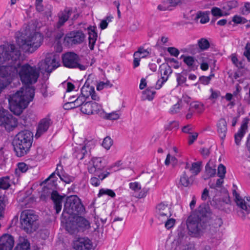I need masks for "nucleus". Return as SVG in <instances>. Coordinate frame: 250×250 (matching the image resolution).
I'll return each instance as SVG.
<instances>
[{
  "label": "nucleus",
  "mask_w": 250,
  "mask_h": 250,
  "mask_svg": "<svg viewBox=\"0 0 250 250\" xmlns=\"http://www.w3.org/2000/svg\"><path fill=\"white\" fill-rule=\"evenodd\" d=\"M92 107L91 102H87L82 105V106L81 107V110L84 114L87 115L92 114Z\"/></svg>",
  "instance_id": "473e14b6"
},
{
  "label": "nucleus",
  "mask_w": 250,
  "mask_h": 250,
  "mask_svg": "<svg viewBox=\"0 0 250 250\" xmlns=\"http://www.w3.org/2000/svg\"><path fill=\"white\" fill-rule=\"evenodd\" d=\"M172 69L170 66L167 64L163 63L160 66L159 72L161 75V78L159 79L156 84V88H161L165 83L168 80V77L172 73Z\"/></svg>",
  "instance_id": "2eb2a0df"
},
{
  "label": "nucleus",
  "mask_w": 250,
  "mask_h": 250,
  "mask_svg": "<svg viewBox=\"0 0 250 250\" xmlns=\"http://www.w3.org/2000/svg\"><path fill=\"white\" fill-rule=\"evenodd\" d=\"M68 217L66 223V230L70 234H75L79 231H85L90 228V223L88 220L82 216Z\"/></svg>",
  "instance_id": "423d86ee"
},
{
  "label": "nucleus",
  "mask_w": 250,
  "mask_h": 250,
  "mask_svg": "<svg viewBox=\"0 0 250 250\" xmlns=\"http://www.w3.org/2000/svg\"><path fill=\"white\" fill-rule=\"evenodd\" d=\"M169 208L167 204H165L163 203L159 204L156 207V212L159 218L166 217L168 218L171 215L169 210Z\"/></svg>",
  "instance_id": "6ab92c4d"
},
{
  "label": "nucleus",
  "mask_w": 250,
  "mask_h": 250,
  "mask_svg": "<svg viewBox=\"0 0 250 250\" xmlns=\"http://www.w3.org/2000/svg\"><path fill=\"white\" fill-rule=\"evenodd\" d=\"M51 199L54 203L56 212L58 214L62 209L63 196L59 194L57 191H53L51 195Z\"/></svg>",
  "instance_id": "412c9836"
},
{
  "label": "nucleus",
  "mask_w": 250,
  "mask_h": 250,
  "mask_svg": "<svg viewBox=\"0 0 250 250\" xmlns=\"http://www.w3.org/2000/svg\"><path fill=\"white\" fill-rule=\"evenodd\" d=\"M72 14V10L65 8L63 11L58 14L59 21L57 23V27L60 28L63 26L64 23L67 21Z\"/></svg>",
  "instance_id": "aec40b11"
},
{
  "label": "nucleus",
  "mask_w": 250,
  "mask_h": 250,
  "mask_svg": "<svg viewBox=\"0 0 250 250\" xmlns=\"http://www.w3.org/2000/svg\"><path fill=\"white\" fill-rule=\"evenodd\" d=\"M21 52L14 44L0 46V66L3 77H12L18 73L21 62Z\"/></svg>",
  "instance_id": "f257e3e1"
},
{
  "label": "nucleus",
  "mask_w": 250,
  "mask_h": 250,
  "mask_svg": "<svg viewBox=\"0 0 250 250\" xmlns=\"http://www.w3.org/2000/svg\"><path fill=\"white\" fill-rule=\"evenodd\" d=\"M217 132L221 139L226 137L227 132V122L225 119L221 118L217 124Z\"/></svg>",
  "instance_id": "5701e85b"
},
{
  "label": "nucleus",
  "mask_w": 250,
  "mask_h": 250,
  "mask_svg": "<svg viewBox=\"0 0 250 250\" xmlns=\"http://www.w3.org/2000/svg\"><path fill=\"white\" fill-rule=\"evenodd\" d=\"M104 195H107L111 197H114L115 196V192L111 189L107 188H102L100 190L98 197L102 196Z\"/></svg>",
  "instance_id": "c03bdc74"
},
{
  "label": "nucleus",
  "mask_w": 250,
  "mask_h": 250,
  "mask_svg": "<svg viewBox=\"0 0 250 250\" xmlns=\"http://www.w3.org/2000/svg\"><path fill=\"white\" fill-rule=\"evenodd\" d=\"M112 86V84L108 81L106 82H101L97 84V89L99 91L103 89L105 87H107L108 86L111 87Z\"/></svg>",
  "instance_id": "4d7b16f0"
},
{
  "label": "nucleus",
  "mask_w": 250,
  "mask_h": 250,
  "mask_svg": "<svg viewBox=\"0 0 250 250\" xmlns=\"http://www.w3.org/2000/svg\"><path fill=\"white\" fill-rule=\"evenodd\" d=\"M248 129V122L243 121L240 128L238 130V132L235 134V143L237 146H239L240 144L241 140L246 134Z\"/></svg>",
  "instance_id": "4be33fe9"
},
{
  "label": "nucleus",
  "mask_w": 250,
  "mask_h": 250,
  "mask_svg": "<svg viewBox=\"0 0 250 250\" xmlns=\"http://www.w3.org/2000/svg\"><path fill=\"white\" fill-rule=\"evenodd\" d=\"M93 245L91 241L87 237H79L73 243V248L75 250H90Z\"/></svg>",
  "instance_id": "dca6fc26"
},
{
  "label": "nucleus",
  "mask_w": 250,
  "mask_h": 250,
  "mask_svg": "<svg viewBox=\"0 0 250 250\" xmlns=\"http://www.w3.org/2000/svg\"><path fill=\"white\" fill-rule=\"evenodd\" d=\"M19 74L22 83L26 85L37 81L39 71L35 66H31L26 63L21 66Z\"/></svg>",
  "instance_id": "0eeeda50"
},
{
  "label": "nucleus",
  "mask_w": 250,
  "mask_h": 250,
  "mask_svg": "<svg viewBox=\"0 0 250 250\" xmlns=\"http://www.w3.org/2000/svg\"><path fill=\"white\" fill-rule=\"evenodd\" d=\"M101 117L107 120H116L120 118V115L117 112L106 113L104 111V114Z\"/></svg>",
  "instance_id": "c9c22d12"
},
{
  "label": "nucleus",
  "mask_w": 250,
  "mask_h": 250,
  "mask_svg": "<svg viewBox=\"0 0 250 250\" xmlns=\"http://www.w3.org/2000/svg\"><path fill=\"white\" fill-rule=\"evenodd\" d=\"M91 104L92 105V114L94 113H96L99 114L101 117L104 114V109L102 108V106L101 104H98L96 102H91Z\"/></svg>",
  "instance_id": "2f4dec72"
},
{
  "label": "nucleus",
  "mask_w": 250,
  "mask_h": 250,
  "mask_svg": "<svg viewBox=\"0 0 250 250\" xmlns=\"http://www.w3.org/2000/svg\"><path fill=\"white\" fill-rule=\"evenodd\" d=\"M33 140L32 132L24 130L19 132L15 137L13 144L18 157H22L29 151Z\"/></svg>",
  "instance_id": "20e7f679"
},
{
  "label": "nucleus",
  "mask_w": 250,
  "mask_h": 250,
  "mask_svg": "<svg viewBox=\"0 0 250 250\" xmlns=\"http://www.w3.org/2000/svg\"><path fill=\"white\" fill-rule=\"evenodd\" d=\"M188 228L189 230L194 233H199L204 229L201 220L192 221L188 224Z\"/></svg>",
  "instance_id": "a878e982"
},
{
  "label": "nucleus",
  "mask_w": 250,
  "mask_h": 250,
  "mask_svg": "<svg viewBox=\"0 0 250 250\" xmlns=\"http://www.w3.org/2000/svg\"><path fill=\"white\" fill-rule=\"evenodd\" d=\"M129 188L135 192H138L141 189V186L139 183L135 182L130 183L129 184Z\"/></svg>",
  "instance_id": "052dcab7"
},
{
  "label": "nucleus",
  "mask_w": 250,
  "mask_h": 250,
  "mask_svg": "<svg viewBox=\"0 0 250 250\" xmlns=\"http://www.w3.org/2000/svg\"><path fill=\"white\" fill-rule=\"evenodd\" d=\"M14 245L13 237L8 234H4L0 237V250H12Z\"/></svg>",
  "instance_id": "f3484780"
},
{
  "label": "nucleus",
  "mask_w": 250,
  "mask_h": 250,
  "mask_svg": "<svg viewBox=\"0 0 250 250\" xmlns=\"http://www.w3.org/2000/svg\"><path fill=\"white\" fill-rule=\"evenodd\" d=\"M83 146H84V149L86 150L92 148V147L94 146V141L92 140L89 141H86L84 142V145H82Z\"/></svg>",
  "instance_id": "69168bd1"
},
{
  "label": "nucleus",
  "mask_w": 250,
  "mask_h": 250,
  "mask_svg": "<svg viewBox=\"0 0 250 250\" xmlns=\"http://www.w3.org/2000/svg\"><path fill=\"white\" fill-rule=\"evenodd\" d=\"M84 210V207L80 199L76 196H71L66 199L62 215L67 217L66 214L70 215H76L82 213Z\"/></svg>",
  "instance_id": "6e6552de"
},
{
  "label": "nucleus",
  "mask_w": 250,
  "mask_h": 250,
  "mask_svg": "<svg viewBox=\"0 0 250 250\" xmlns=\"http://www.w3.org/2000/svg\"><path fill=\"white\" fill-rule=\"evenodd\" d=\"M63 65L69 68H79L81 70H84L88 65L82 64L80 63L79 56L74 52H67L62 56Z\"/></svg>",
  "instance_id": "9b49d317"
},
{
  "label": "nucleus",
  "mask_w": 250,
  "mask_h": 250,
  "mask_svg": "<svg viewBox=\"0 0 250 250\" xmlns=\"http://www.w3.org/2000/svg\"><path fill=\"white\" fill-rule=\"evenodd\" d=\"M242 13L243 15H247L250 13V3L247 2L242 8Z\"/></svg>",
  "instance_id": "338daca9"
},
{
  "label": "nucleus",
  "mask_w": 250,
  "mask_h": 250,
  "mask_svg": "<svg viewBox=\"0 0 250 250\" xmlns=\"http://www.w3.org/2000/svg\"><path fill=\"white\" fill-rule=\"evenodd\" d=\"M155 94V91L149 88H147L144 92V94L146 95V98L148 100H152Z\"/></svg>",
  "instance_id": "5fc2aeb1"
},
{
  "label": "nucleus",
  "mask_w": 250,
  "mask_h": 250,
  "mask_svg": "<svg viewBox=\"0 0 250 250\" xmlns=\"http://www.w3.org/2000/svg\"><path fill=\"white\" fill-rule=\"evenodd\" d=\"M57 174L60 177L61 180L66 184H69L74 180V177L68 175V174H60L59 172H57Z\"/></svg>",
  "instance_id": "37998d69"
},
{
  "label": "nucleus",
  "mask_w": 250,
  "mask_h": 250,
  "mask_svg": "<svg viewBox=\"0 0 250 250\" xmlns=\"http://www.w3.org/2000/svg\"><path fill=\"white\" fill-rule=\"evenodd\" d=\"M59 60L58 55L54 53H48L45 59L38 63L39 69L40 70L50 73L59 66Z\"/></svg>",
  "instance_id": "9d476101"
},
{
  "label": "nucleus",
  "mask_w": 250,
  "mask_h": 250,
  "mask_svg": "<svg viewBox=\"0 0 250 250\" xmlns=\"http://www.w3.org/2000/svg\"><path fill=\"white\" fill-rule=\"evenodd\" d=\"M157 9L161 11L171 10L172 9L168 2V0H162L161 3L158 5Z\"/></svg>",
  "instance_id": "4c0bfd02"
},
{
  "label": "nucleus",
  "mask_w": 250,
  "mask_h": 250,
  "mask_svg": "<svg viewBox=\"0 0 250 250\" xmlns=\"http://www.w3.org/2000/svg\"><path fill=\"white\" fill-rule=\"evenodd\" d=\"M176 80L178 85H180L185 83L187 80L186 76L184 75V73H178L176 75Z\"/></svg>",
  "instance_id": "864d4df0"
},
{
  "label": "nucleus",
  "mask_w": 250,
  "mask_h": 250,
  "mask_svg": "<svg viewBox=\"0 0 250 250\" xmlns=\"http://www.w3.org/2000/svg\"><path fill=\"white\" fill-rule=\"evenodd\" d=\"M185 106L188 107V103H185V101L182 100H179L178 102L174 104L170 109L169 112L171 114H175L179 113L181 110H183Z\"/></svg>",
  "instance_id": "bb28decb"
},
{
  "label": "nucleus",
  "mask_w": 250,
  "mask_h": 250,
  "mask_svg": "<svg viewBox=\"0 0 250 250\" xmlns=\"http://www.w3.org/2000/svg\"><path fill=\"white\" fill-rule=\"evenodd\" d=\"M201 164L200 162L192 163L191 167H189V164L187 163L185 168L189 169L193 175H196L200 172Z\"/></svg>",
  "instance_id": "c85d7f7f"
},
{
  "label": "nucleus",
  "mask_w": 250,
  "mask_h": 250,
  "mask_svg": "<svg viewBox=\"0 0 250 250\" xmlns=\"http://www.w3.org/2000/svg\"><path fill=\"white\" fill-rule=\"evenodd\" d=\"M10 187V181L9 176L0 178V188L7 189Z\"/></svg>",
  "instance_id": "72a5a7b5"
},
{
  "label": "nucleus",
  "mask_w": 250,
  "mask_h": 250,
  "mask_svg": "<svg viewBox=\"0 0 250 250\" xmlns=\"http://www.w3.org/2000/svg\"><path fill=\"white\" fill-rule=\"evenodd\" d=\"M113 17L108 16L105 19L103 20L100 24V27L101 29L103 30L105 29L107 27L108 23L111 21Z\"/></svg>",
  "instance_id": "603ef678"
},
{
  "label": "nucleus",
  "mask_w": 250,
  "mask_h": 250,
  "mask_svg": "<svg viewBox=\"0 0 250 250\" xmlns=\"http://www.w3.org/2000/svg\"><path fill=\"white\" fill-rule=\"evenodd\" d=\"M82 94L85 92H88L87 94L90 96L92 99L95 101H98L100 100V97L97 95L94 87L92 86H83L81 89Z\"/></svg>",
  "instance_id": "cd10ccee"
},
{
  "label": "nucleus",
  "mask_w": 250,
  "mask_h": 250,
  "mask_svg": "<svg viewBox=\"0 0 250 250\" xmlns=\"http://www.w3.org/2000/svg\"><path fill=\"white\" fill-rule=\"evenodd\" d=\"M105 166V163L102 158H94L88 167V171L90 173L94 174L101 180H103L110 174L108 171L103 172Z\"/></svg>",
  "instance_id": "1a4fd4ad"
},
{
  "label": "nucleus",
  "mask_w": 250,
  "mask_h": 250,
  "mask_svg": "<svg viewBox=\"0 0 250 250\" xmlns=\"http://www.w3.org/2000/svg\"><path fill=\"white\" fill-rule=\"evenodd\" d=\"M75 98V96H73L70 98V101L65 103L63 105V108L64 109L69 110L76 107V106L73 104H74L73 99Z\"/></svg>",
  "instance_id": "3c124183"
},
{
  "label": "nucleus",
  "mask_w": 250,
  "mask_h": 250,
  "mask_svg": "<svg viewBox=\"0 0 250 250\" xmlns=\"http://www.w3.org/2000/svg\"><path fill=\"white\" fill-rule=\"evenodd\" d=\"M226 172L225 167L222 164H220L218 167V176L220 178H224Z\"/></svg>",
  "instance_id": "6e6d98bb"
},
{
  "label": "nucleus",
  "mask_w": 250,
  "mask_h": 250,
  "mask_svg": "<svg viewBox=\"0 0 250 250\" xmlns=\"http://www.w3.org/2000/svg\"><path fill=\"white\" fill-rule=\"evenodd\" d=\"M28 169V166L24 163H19L18 164V169L21 172H25ZM17 170V169H16Z\"/></svg>",
  "instance_id": "e2e57ef3"
},
{
  "label": "nucleus",
  "mask_w": 250,
  "mask_h": 250,
  "mask_svg": "<svg viewBox=\"0 0 250 250\" xmlns=\"http://www.w3.org/2000/svg\"><path fill=\"white\" fill-rule=\"evenodd\" d=\"M149 52L146 49L144 48H140L138 51H136L133 55V56L138 57L139 58H144L149 55Z\"/></svg>",
  "instance_id": "ea45409f"
},
{
  "label": "nucleus",
  "mask_w": 250,
  "mask_h": 250,
  "mask_svg": "<svg viewBox=\"0 0 250 250\" xmlns=\"http://www.w3.org/2000/svg\"><path fill=\"white\" fill-rule=\"evenodd\" d=\"M198 45L200 49L202 50H206L208 49L210 46V44L208 41L205 38H201L198 40Z\"/></svg>",
  "instance_id": "e433bc0d"
},
{
  "label": "nucleus",
  "mask_w": 250,
  "mask_h": 250,
  "mask_svg": "<svg viewBox=\"0 0 250 250\" xmlns=\"http://www.w3.org/2000/svg\"><path fill=\"white\" fill-rule=\"evenodd\" d=\"M234 188L232 189V194L235 197V201L237 205L242 210L245 211L247 214L250 213V197H246L242 199L236 192L235 185H233Z\"/></svg>",
  "instance_id": "4468645a"
},
{
  "label": "nucleus",
  "mask_w": 250,
  "mask_h": 250,
  "mask_svg": "<svg viewBox=\"0 0 250 250\" xmlns=\"http://www.w3.org/2000/svg\"><path fill=\"white\" fill-rule=\"evenodd\" d=\"M52 124V122L49 116L42 119L39 123L35 137L38 138L45 133Z\"/></svg>",
  "instance_id": "a211bd4d"
},
{
  "label": "nucleus",
  "mask_w": 250,
  "mask_h": 250,
  "mask_svg": "<svg viewBox=\"0 0 250 250\" xmlns=\"http://www.w3.org/2000/svg\"><path fill=\"white\" fill-rule=\"evenodd\" d=\"M197 19H200V22L202 24L206 23L209 21V17L207 12H200L197 16Z\"/></svg>",
  "instance_id": "a19ab883"
},
{
  "label": "nucleus",
  "mask_w": 250,
  "mask_h": 250,
  "mask_svg": "<svg viewBox=\"0 0 250 250\" xmlns=\"http://www.w3.org/2000/svg\"><path fill=\"white\" fill-rule=\"evenodd\" d=\"M18 125L17 119L4 109H0V125L8 131L13 130Z\"/></svg>",
  "instance_id": "f8f14e48"
},
{
  "label": "nucleus",
  "mask_w": 250,
  "mask_h": 250,
  "mask_svg": "<svg viewBox=\"0 0 250 250\" xmlns=\"http://www.w3.org/2000/svg\"><path fill=\"white\" fill-rule=\"evenodd\" d=\"M38 216L33 210L22 211L20 216L21 228L27 233H31L37 229Z\"/></svg>",
  "instance_id": "39448f33"
},
{
  "label": "nucleus",
  "mask_w": 250,
  "mask_h": 250,
  "mask_svg": "<svg viewBox=\"0 0 250 250\" xmlns=\"http://www.w3.org/2000/svg\"><path fill=\"white\" fill-rule=\"evenodd\" d=\"M20 47L25 53L35 52L42 44V35L30 27H26L20 36L16 40Z\"/></svg>",
  "instance_id": "7ed1b4c3"
},
{
  "label": "nucleus",
  "mask_w": 250,
  "mask_h": 250,
  "mask_svg": "<svg viewBox=\"0 0 250 250\" xmlns=\"http://www.w3.org/2000/svg\"><path fill=\"white\" fill-rule=\"evenodd\" d=\"M198 211L199 214L202 216H207L210 213V209L208 206H200L198 209Z\"/></svg>",
  "instance_id": "49530a36"
},
{
  "label": "nucleus",
  "mask_w": 250,
  "mask_h": 250,
  "mask_svg": "<svg viewBox=\"0 0 250 250\" xmlns=\"http://www.w3.org/2000/svg\"><path fill=\"white\" fill-rule=\"evenodd\" d=\"M45 156V153L43 149L41 147H38L36 150V153L35 154V158L38 161L42 160Z\"/></svg>",
  "instance_id": "09e8293b"
},
{
  "label": "nucleus",
  "mask_w": 250,
  "mask_h": 250,
  "mask_svg": "<svg viewBox=\"0 0 250 250\" xmlns=\"http://www.w3.org/2000/svg\"><path fill=\"white\" fill-rule=\"evenodd\" d=\"M224 178H220L217 180L215 184H212L210 186V187L212 188L217 190L218 188H220L222 187L223 183H224Z\"/></svg>",
  "instance_id": "bf43d9fd"
},
{
  "label": "nucleus",
  "mask_w": 250,
  "mask_h": 250,
  "mask_svg": "<svg viewBox=\"0 0 250 250\" xmlns=\"http://www.w3.org/2000/svg\"><path fill=\"white\" fill-rule=\"evenodd\" d=\"M88 40H89V47L91 50H93L94 48V45L97 40V34L93 30L88 28Z\"/></svg>",
  "instance_id": "c756f323"
},
{
  "label": "nucleus",
  "mask_w": 250,
  "mask_h": 250,
  "mask_svg": "<svg viewBox=\"0 0 250 250\" xmlns=\"http://www.w3.org/2000/svg\"><path fill=\"white\" fill-rule=\"evenodd\" d=\"M101 181L102 180L98 177H93L90 179V183L95 187H98L100 185Z\"/></svg>",
  "instance_id": "774afa93"
},
{
  "label": "nucleus",
  "mask_w": 250,
  "mask_h": 250,
  "mask_svg": "<svg viewBox=\"0 0 250 250\" xmlns=\"http://www.w3.org/2000/svg\"><path fill=\"white\" fill-rule=\"evenodd\" d=\"M189 108L193 111V109L197 111L198 113H201L203 111V105L198 102H193L190 104Z\"/></svg>",
  "instance_id": "a18cd8bd"
},
{
  "label": "nucleus",
  "mask_w": 250,
  "mask_h": 250,
  "mask_svg": "<svg viewBox=\"0 0 250 250\" xmlns=\"http://www.w3.org/2000/svg\"><path fill=\"white\" fill-rule=\"evenodd\" d=\"M243 55L245 56L247 60L250 62V42H247L246 44Z\"/></svg>",
  "instance_id": "13d9d810"
},
{
  "label": "nucleus",
  "mask_w": 250,
  "mask_h": 250,
  "mask_svg": "<svg viewBox=\"0 0 250 250\" xmlns=\"http://www.w3.org/2000/svg\"><path fill=\"white\" fill-rule=\"evenodd\" d=\"M112 144L113 141L111 138L110 137H106L104 139L102 146L106 149L108 150L110 148Z\"/></svg>",
  "instance_id": "8fccbe9b"
},
{
  "label": "nucleus",
  "mask_w": 250,
  "mask_h": 250,
  "mask_svg": "<svg viewBox=\"0 0 250 250\" xmlns=\"http://www.w3.org/2000/svg\"><path fill=\"white\" fill-rule=\"evenodd\" d=\"M232 21L236 24H244L248 22L246 18L238 15L233 16Z\"/></svg>",
  "instance_id": "de8ad7c7"
},
{
  "label": "nucleus",
  "mask_w": 250,
  "mask_h": 250,
  "mask_svg": "<svg viewBox=\"0 0 250 250\" xmlns=\"http://www.w3.org/2000/svg\"><path fill=\"white\" fill-rule=\"evenodd\" d=\"M181 58H183L184 62L191 69L194 70L196 69L195 67V59L192 56H184L182 55Z\"/></svg>",
  "instance_id": "7c9ffc66"
},
{
  "label": "nucleus",
  "mask_w": 250,
  "mask_h": 250,
  "mask_svg": "<svg viewBox=\"0 0 250 250\" xmlns=\"http://www.w3.org/2000/svg\"><path fill=\"white\" fill-rule=\"evenodd\" d=\"M88 96V95L87 94V93H84L83 95L79 96L76 99L73 100L74 104H74L76 107L80 106L82 107V105L85 103L84 102L86 100V97Z\"/></svg>",
  "instance_id": "f704fd0d"
},
{
  "label": "nucleus",
  "mask_w": 250,
  "mask_h": 250,
  "mask_svg": "<svg viewBox=\"0 0 250 250\" xmlns=\"http://www.w3.org/2000/svg\"><path fill=\"white\" fill-rule=\"evenodd\" d=\"M85 36L82 31H73L66 34L64 43L67 46L79 44L85 40Z\"/></svg>",
  "instance_id": "ddd939ff"
},
{
  "label": "nucleus",
  "mask_w": 250,
  "mask_h": 250,
  "mask_svg": "<svg viewBox=\"0 0 250 250\" xmlns=\"http://www.w3.org/2000/svg\"><path fill=\"white\" fill-rule=\"evenodd\" d=\"M167 50L171 56L174 57H177L180 53L178 49L173 47H168Z\"/></svg>",
  "instance_id": "0e129e2a"
},
{
  "label": "nucleus",
  "mask_w": 250,
  "mask_h": 250,
  "mask_svg": "<svg viewBox=\"0 0 250 250\" xmlns=\"http://www.w3.org/2000/svg\"><path fill=\"white\" fill-rule=\"evenodd\" d=\"M179 184L185 187H188L190 184L188 176L185 171L183 172L180 177Z\"/></svg>",
  "instance_id": "58836bf2"
},
{
  "label": "nucleus",
  "mask_w": 250,
  "mask_h": 250,
  "mask_svg": "<svg viewBox=\"0 0 250 250\" xmlns=\"http://www.w3.org/2000/svg\"><path fill=\"white\" fill-rule=\"evenodd\" d=\"M32 86L25 85L8 98L9 109L15 114L19 115L27 106L34 96Z\"/></svg>",
  "instance_id": "f03ea898"
},
{
  "label": "nucleus",
  "mask_w": 250,
  "mask_h": 250,
  "mask_svg": "<svg viewBox=\"0 0 250 250\" xmlns=\"http://www.w3.org/2000/svg\"><path fill=\"white\" fill-rule=\"evenodd\" d=\"M213 75H210L209 76H202L200 78L201 83L204 84H208Z\"/></svg>",
  "instance_id": "680f3d73"
},
{
  "label": "nucleus",
  "mask_w": 250,
  "mask_h": 250,
  "mask_svg": "<svg viewBox=\"0 0 250 250\" xmlns=\"http://www.w3.org/2000/svg\"><path fill=\"white\" fill-rule=\"evenodd\" d=\"M205 170L207 175V177L205 178V179L210 177H213L216 174V169L215 168H212L211 167H210L209 163L206 165L205 167Z\"/></svg>",
  "instance_id": "79ce46f5"
},
{
  "label": "nucleus",
  "mask_w": 250,
  "mask_h": 250,
  "mask_svg": "<svg viewBox=\"0 0 250 250\" xmlns=\"http://www.w3.org/2000/svg\"><path fill=\"white\" fill-rule=\"evenodd\" d=\"M14 250H31L30 244L28 239L24 237L20 236L18 243Z\"/></svg>",
  "instance_id": "b1692460"
},
{
  "label": "nucleus",
  "mask_w": 250,
  "mask_h": 250,
  "mask_svg": "<svg viewBox=\"0 0 250 250\" xmlns=\"http://www.w3.org/2000/svg\"><path fill=\"white\" fill-rule=\"evenodd\" d=\"M87 154V151L84 149V146H83L81 144L73 148V156L76 159L82 160Z\"/></svg>",
  "instance_id": "393cba45"
}]
</instances>
